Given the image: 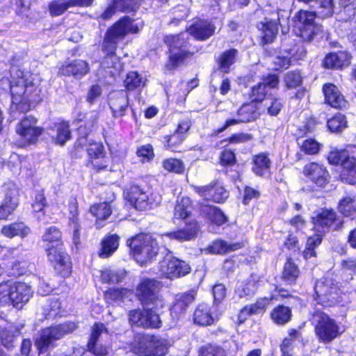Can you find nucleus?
Masks as SVG:
<instances>
[{
  "instance_id": "nucleus-1",
  "label": "nucleus",
  "mask_w": 356,
  "mask_h": 356,
  "mask_svg": "<svg viewBox=\"0 0 356 356\" xmlns=\"http://www.w3.org/2000/svg\"><path fill=\"white\" fill-rule=\"evenodd\" d=\"M162 284L154 279L143 278L136 289V294L144 307L143 310H133L129 313V321L139 327L157 328L161 321L157 312L164 307L159 295Z\"/></svg>"
},
{
  "instance_id": "nucleus-2",
  "label": "nucleus",
  "mask_w": 356,
  "mask_h": 356,
  "mask_svg": "<svg viewBox=\"0 0 356 356\" xmlns=\"http://www.w3.org/2000/svg\"><path fill=\"white\" fill-rule=\"evenodd\" d=\"M1 85L10 88L12 111L27 112L41 101L40 90L33 83L31 76L22 75L10 83L3 79L0 81Z\"/></svg>"
},
{
  "instance_id": "nucleus-3",
  "label": "nucleus",
  "mask_w": 356,
  "mask_h": 356,
  "mask_svg": "<svg viewBox=\"0 0 356 356\" xmlns=\"http://www.w3.org/2000/svg\"><path fill=\"white\" fill-rule=\"evenodd\" d=\"M142 27V24L134 23L129 17H124L108 30L103 42V49L106 53L102 63L103 67H112L116 71L122 69V65L115 54L118 42L123 39L127 34L137 33Z\"/></svg>"
},
{
  "instance_id": "nucleus-4",
  "label": "nucleus",
  "mask_w": 356,
  "mask_h": 356,
  "mask_svg": "<svg viewBox=\"0 0 356 356\" xmlns=\"http://www.w3.org/2000/svg\"><path fill=\"white\" fill-rule=\"evenodd\" d=\"M316 14L313 12L300 10L295 16L293 31L305 40H311L315 35L321 32V27L316 24L314 19L331 17L334 13L333 0H318Z\"/></svg>"
},
{
  "instance_id": "nucleus-5",
  "label": "nucleus",
  "mask_w": 356,
  "mask_h": 356,
  "mask_svg": "<svg viewBox=\"0 0 356 356\" xmlns=\"http://www.w3.org/2000/svg\"><path fill=\"white\" fill-rule=\"evenodd\" d=\"M131 253L140 265H147L156 256L159 251L157 242L147 234H140L127 240Z\"/></svg>"
},
{
  "instance_id": "nucleus-6",
  "label": "nucleus",
  "mask_w": 356,
  "mask_h": 356,
  "mask_svg": "<svg viewBox=\"0 0 356 356\" xmlns=\"http://www.w3.org/2000/svg\"><path fill=\"white\" fill-rule=\"evenodd\" d=\"M33 295L29 285L24 282L8 281L0 284V303L22 308Z\"/></svg>"
},
{
  "instance_id": "nucleus-7",
  "label": "nucleus",
  "mask_w": 356,
  "mask_h": 356,
  "mask_svg": "<svg viewBox=\"0 0 356 356\" xmlns=\"http://www.w3.org/2000/svg\"><path fill=\"white\" fill-rule=\"evenodd\" d=\"M170 346L169 341L165 338L138 334L135 336L131 349L136 354L145 356H164Z\"/></svg>"
},
{
  "instance_id": "nucleus-8",
  "label": "nucleus",
  "mask_w": 356,
  "mask_h": 356,
  "mask_svg": "<svg viewBox=\"0 0 356 356\" xmlns=\"http://www.w3.org/2000/svg\"><path fill=\"white\" fill-rule=\"evenodd\" d=\"M313 321L316 336L321 343H330L345 330L341 323L324 312H316Z\"/></svg>"
},
{
  "instance_id": "nucleus-9",
  "label": "nucleus",
  "mask_w": 356,
  "mask_h": 356,
  "mask_svg": "<svg viewBox=\"0 0 356 356\" xmlns=\"http://www.w3.org/2000/svg\"><path fill=\"white\" fill-rule=\"evenodd\" d=\"M76 327L74 323L67 322L42 330L35 341L38 349L40 352L46 351L54 345L55 341L73 332Z\"/></svg>"
},
{
  "instance_id": "nucleus-10",
  "label": "nucleus",
  "mask_w": 356,
  "mask_h": 356,
  "mask_svg": "<svg viewBox=\"0 0 356 356\" xmlns=\"http://www.w3.org/2000/svg\"><path fill=\"white\" fill-rule=\"evenodd\" d=\"M315 300L324 307H331L339 302V292L331 278L324 277L318 280L315 287Z\"/></svg>"
},
{
  "instance_id": "nucleus-11",
  "label": "nucleus",
  "mask_w": 356,
  "mask_h": 356,
  "mask_svg": "<svg viewBox=\"0 0 356 356\" xmlns=\"http://www.w3.org/2000/svg\"><path fill=\"white\" fill-rule=\"evenodd\" d=\"M187 35L188 33H185L166 36L165 41L169 47L170 51L169 61L166 65L168 70L176 67L189 54V51L185 49L187 44Z\"/></svg>"
},
{
  "instance_id": "nucleus-12",
  "label": "nucleus",
  "mask_w": 356,
  "mask_h": 356,
  "mask_svg": "<svg viewBox=\"0 0 356 356\" xmlns=\"http://www.w3.org/2000/svg\"><path fill=\"white\" fill-rule=\"evenodd\" d=\"M159 271L163 277L172 280L189 273L191 267L184 261L167 254L159 264Z\"/></svg>"
},
{
  "instance_id": "nucleus-13",
  "label": "nucleus",
  "mask_w": 356,
  "mask_h": 356,
  "mask_svg": "<svg viewBox=\"0 0 356 356\" xmlns=\"http://www.w3.org/2000/svg\"><path fill=\"white\" fill-rule=\"evenodd\" d=\"M46 251L48 259L56 272L63 277L70 276L72 273V262L63 248L52 246L47 248Z\"/></svg>"
},
{
  "instance_id": "nucleus-14",
  "label": "nucleus",
  "mask_w": 356,
  "mask_h": 356,
  "mask_svg": "<svg viewBox=\"0 0 356 356\" xmlns=\"http://www.w3.org/2000/svg\"><path fill=\"white\" fill-rule=\"evenodd\" d=\"M130 203L138 210L144 211L157 206L161 201L159 194H151L149 197L145 191L137 186L131 187L127 195Z\"/></svg>"
},
{
  "instance_id": "nucleus-15",
  "label": "nucleus",
  "mask_w": 356,
  "mask_h": 356,
  "mask_svg": "<svg viewBox=\"0 0 356 356\" xmlns=\"http://www.w3.org/2000/svg\"><path fill=\"white\" fill-rule=\"evenodd\" d=\"M43 129L37 126V119L28 116L17 124L16 131L24 145L35 143L42 134Z\"/></svg>"
},
{
  "instance_id": "nucleus-16",
  "label": "nucleus",
  "mask_w": 356,
  "mask_h": 356,
  "mask_svg": "<svg viewBox=\"0 0 356 356\" xmlns=\"http://www.w3.org/2000/svg\"><path fill=\"white\" fill-rule=\"evenodd\" d=\"M313 222L315 228L323 232L339 229L343 225V220L330 209L321 210L313 218Z\"/></svg>"
},
{
  "instance_id": "nucleus-17",
  "label": "nucleus",
  "mask_w": 356,
  "mask_h": 356,
  "mask_svg": "<svg viewBox=\"0 0 356 356\" xmlns=\"http://www.w3.org/2000/svg\"><path fill=\"white\" fill-rule=\"evenodd\" d=\"M88 165L96 172L104 170L108 165L109 159L106 156L104 145L100 143H90L87 149Z\"/></svg>"
},
{
  "instance_id": "nucleus-18",
  "label": "nucleus",
  "mask_w": 356,
  "mask_h": 356,
  "mask_svg": "<svg viewBox=\"0 0 356 356\" xmlns=\"http://www.w3.org/2000/svg\"><path fill=\"white\" fill-rule=\"evenodd\" d=\"M303 174L319 186L326 185L329 181L330 176L325 167L318 163L311 162L305 165Z\"/></svg>"
},
{
  "instance_id": "nucleus-19",
  "label": "nucleus",
  "mask_w": 356,
  "mask_h": 356,
  "mask_svg": "<svg viewBox=\"0 0 356 356\" xmlns=\"http://www.w3.org/2000/svg\"><path fill=\"white\" fill-rule=\"evenodd\" d=\"M195 191L207 200L223 202L229 196V193L219 183L204 186H195Z\"/></svg>"
},
{
  "instance_id": "nucleus-20",
  "label": "nucleus",
  "mask_w": 356,
  "mask_h": 356,
  "mask_svg": "<svg viewBox=\"0 0 356 356\" xmlns=\"http://www.w3.org/2000/svg\"><path fill=\"white\" fill-rule=\"evenodd\" d=\"M278 84L279 78L276 74H269L264 77L262 82L252 87L250 94L252 101L259 102L264 100L268 92V90L277 88Z\"/></svg>"
},
{
  "instance_id": "nucleus-21",
  "label": "nucleus",
  "mask_w": 356,
  "mask_h": 356,
  "mask_svg": "<svg viewBox=\"0 0 356 356\" xmlns=\"http://www.w3.org/2000/svg\"><path fill=\"white\" fill-rule=\"evenodd\" d=\"M129 105L127 92L123 90L111 93L109 106L115 118L123 116Z\"/></svg>"
},
{
  "instance_id": "nucleus-22",
  "label": "nucleus",
  "mask_w": 356,
  "mask_h": 356,
  "mask_svg": "<svg viewBox=\"0 0 356 356\" xmlns=\"http://www.w3.org/2000/svg\"><path fill=\"white\" fill-rule=\"evenodd\" d=\"M215 29V26L211 22L196 19L188 29V33L196 40H204L214 33Z\"/></svg>"
},
{
  "instance_id": "nucleus-23",
  "label": "nucleus",
  "mask_w": 356,
  "mask_h": 356,
  "mask_svg": "<svg viewBox=\"0 0 356 356\" xmlns=\"http://www.w3.org/2000/svg\"><path fill=\"white\" fill-rule=\"evenodd\" d=\"M325 102L332 107L341 108L346 107V101L338 88L332 83H326L323 87Z\"/></svg>"
},
{
  "instance_id": "nucleus-24",
  "label": "nucleus",
  "mask_w": 356,
  "mask_h": 356,
  "mask_svg": "<svg viewBox=\"0 0 356 356\" xmlns=\"http://www.w3.org/2000/svg\"><path fill=\"white\" fill-rule=\"evenodd\" d=\"M106 332L107 330L102 323H96L92 327V334L88 343V347L89 351L92 353L95 356H106L108 353L107 347L102 345H97L96 343L99 336L102 333Z\"/></svg>"
},
{
  "instance_id": "nucleus-25",
  "label": "nucleus",
  "mask_w": 356,
  "mask_h": 356,
  "mask_svg": "<svg viewBox=\"0 0 356 356\" xmlns=\"http://www.w3.org/2000/svg\"><path fill=\"white\" fill-rule=\"evenodd\" d=\"M89 71L88 64L83 60H75L71 63H65L60 68L59 73L64 76H73L81 78Z\"/></svg>"
},
{
  "instance_id": "nucleus-26",
  "label": "nucleus",
  "mask_w": 356,
  "mask_h": 356,
  "mask_svg": "<svg viewBox=\"0 0 356 356\" xmlns=\"http://www.w3.org/2000/svg\"><path fill=\"white\" fill-rule=\"evenodd\" d=\"M186 227L175 232H168L163 235V237L169 239H175L179 241H189L194 238L198 232L196 221L191 220L185 222Z\"/></svg>"
},
{
  "instance_id": "nucleus-27",
  "label": "nucleus",
  "mask_w": 356,
  "mask_h": 356,
  "mask_svg": "<svg viewBox=\"0 0 356 356\" xmlns=\"http://www.w3.org/2000/svg\"><path fill=\"white\" fill-rule=\"evenodd\" d=\"M140 2V0H113L102 13L101 17L104 19H107L111 17L118 10H134L139 5Z\"/></svg>"
},
{
  "instance_id": "nucleus-28",
  "label": "nucleus",
  "mask_w": 356,
  "mask_h": 356,
  "mask_svg": "<svg viewBox=\"0 0 356 356\" xmlns=\"http://www.w3.org/2000/svg\"><path fill=\"white\" fill-rule=\"evenodd\" d=\"M218 319V316L213 314V308L209 305L200 304L194 313V322L200 325H209Z\"/></svg>"
},
{
  "instance_id": "nucleus-29",
  "label": "nucleus",
  "mask_w": 356,
  "mask_h": 356,
  "mask_svg": "<svg viewBox=\"0 0 356 356\" xmlns=\"http://www.w3.org/2000/svg\"><path fill=\"white\" fill-rule=\"evenodd\" d=\"M69 221L70 227L73 231V241L74 243L77 244L79 243L80 239V223L78 210V203L75 198L72 197L69 202Z\"/></svg>"
},
{
  "instance_id": "nucleus-30",
  "label": "nucleus",
  "mask_w": 356,
  "mask_h": 356,
  "mask_svg": "<svg viewBox=\"0 0 356 356\" xmlns=\"http://www.w3.org/2000/svg\"><path fill=\"white\" fill-rule=\"evenodd\" d=\"M350 56L346 51L330 54L324 59V66L327 68L338 69L348 65Z\"/></svg>"
},
{
  "instance_id": "nucleus-31",
  "label": "nucleus",
  "mask_w": 356,
  "mask_h": 356,
  "mask_svg": "<svg viewBox=\"0 0 356 356\" xmlns=\"http://www.w3.org/2000/svg\"><path fill=\"white\" fill-rule=\"evenodd\" d=\"M244 246L243 243H227L223 240H216L213 241L207 248L210 253L213 254H226L232 251L241 249Z\"/></svg>"
},
{
  "instance_id": "nucleus-32",
  "label": "nucleus",
  "mask_w": 356,
  "mask_h": 356,
  "mask_svg": "<svg viewBox=\"0 0 356 356\" xmlns=\"http://www.w3.org/2000/svg\"><path fill=\"white\" fill-rule=\"evenodd\" d=\"M90 211L97 219L96 226L97 228H101L104 226L102 222L106 220L112 213L111 207L107 202L93 204L91 206Z\"/></svg>"
},
{
  "instance_id": "nucleus-33",
  "label": "nucleus",
  "mask_w": 356,
  "mask_h": 356,
  "mask_svg": "<svg viewBox=\"0 0 356 356\" xmlns=\"http://www.w3.org/2000/svg\"><path fill=\"white\" fill-rule=\"evenodd\" d=\"M192 209L191 201L189 197L179 198L175 207V218L184 220L185 222H188L187 220L192 213Z\"/></svg>"
},
{
  "instance_id": "nucleus-34",
  "label": "nucleus",
  "mask_w": 356,
  "mask_h": 356,
  "mask_svg": "<svg viewBox=\"0 0 356 356\" xmlns=\"http://www.w3.org/2000/svg\"><path fill=\"white\" fill-rule=\"evenodd\" d=\"M257 27L261 31V38L265 43L272 42L278 31V26L275 20L266 19L265 22L258 24Z\"/></svg>"
},
{
  "instance_id": "nucleus-35",
  "label": "nucleus",
  "mask_w": 356,
  "mask_h": 356,
  "mask_svg": "<svg viewBox=\"0 0 356 356\" xmlns=\"http://www.w3.org/2000/svg\"><path fill=\"white\" fill-rule=\"evenodd\" d=\"M1 234L8 238L15 236L26 237L30 233V229L24 222H15L3 226L1 231Z\"/></svg>"
},
{
  "instance_id": "nucleus-36",
  "label": "nucleus",
  "mask_w": 356,
  "mask_h": 356,
  "mask_svg": "<svg viewBox=\"0 0 356 356\" xmlns=\"http://www.w3.org/2000/svg\"><path fill=\"white\" fill-rule=\"evenodd\" d=\"M341 179L343 181L350 184H356V159L351 157L343 163Z\"/></svg>"
},
{
  "instance_id": "nucleus-37",
  "label": "nucleus",
  "mask_w": 356,
  "mask_h": 356,
  "mask_svg": "<svg viewBox=\"0 0 356 356\" xmlns=\"http://www.w3.org/2000/svg\"><path fill=\"white\" fill-rule=\"evenodd\" d=\"M195 290H191L181 295L170 309L172 316H178L179 314L182 313L188 305L195 300Z\"/></svg>"
},
{
  "instance_id": "nucleus-38",
  "label": "nucleus",
  "mask_w": 356,
  "mask_h": 356,
  "mask_svg": "<svg viewBox=\"0 0 356 356\" xmlns=\"http://www.w3.org/2000/svg\"><path fill=\"white\" fill-rule=\"evenodd\" d=\"M54 130L56 133L52 135V139L57 145H63L71 138V131L68 122H61L56 124Z\"/></svg>"
},
{
  "instance_id": "nucleus-39",
  "label": "nucleus",
  "mask_w": 356,
  "mask_h": 356,
  "mask_svg": "<svg viewBox=\"0 0 356 356\" xmlns=\"http://www.w3.org/2000/svg\"><path fill=\"white\" fill-rule=\"evenodd\" d=\"M270 167V160L264 153L259 154L254 156L252 171L258 176H265Z\"/></svg>"
},
{
  "instance_id": "nucleus-40",
  "label": "nucleus",
  "mask_w": 356,
  "mask_h": 356,
  "mask_svg": "<svg viewBox=\"0 0 356 356\" xmlns=\"http://www.w3.org/2000/svg\"><path fill=\"white\" fill-rule=\"evenodd\" d=\"M291 310L289 307L278 305L270 312L272 321L277 325H283L291 318Z\"/></svg>"
},
{
  "instance_id": "nucleus-41",
  "label": "nucleus",
  "mask_w": 356,
  "mask_h": 356,
  "mask_svg": "<svg viewBox=\"0 0 356 356\" xmlns=\"http://www.w3.org/2000/svg\"><path fill=\"white\" fill-rule=\"evenodd\" d=\"M201 212L214 225H221L227 222L226 216L216 207L205 206L202 209Z\"/></svg>"
},
{
  "instance_id": "nucleus-42",
  "label": "nucleus",
  "mask_w": 356,
  "mask_h": 356,
  "mask_svg": "<svg viewBox=\"0 0 356 356\" xmlns=\"http://www.w3.org/2000/svg\"><path fill=\"white\" fill-rule=\"evenodd\" d=\"M147 79L137 72H129L124 81V86L127 90L143 88L146 84Z\"/></svg>"
},
{
  "instance_id": "nucleus-43",
  "label": "nucleus",
  "mask_w": 356,
  "mask_h": 356,
  "mask_svg": "<svg viewBox=\"0 0 356 356\" xmlns=\"http://www.w3.org/2000/svg\"><path fill=\"white\" fill-rule=\"evenodd\" d=\"M119 237L116 234H110L105 237L102 243V250L99 256L106 258L111 255L118 248Z\"/></svg>"
},
{
  "instance_id": "nucleus-44",
  "label": "nucleus",
  "mask_w": 356,
  "mask_h": 356,
  "mask_svg": "<svg viewBox=\"0 0 356 356\" xmlns=\"http://www.w3.org/2000/svg\"><path fill=\"white\" fill-rule=\"evenodd\" d=\"M18 189L13 182L6 183L0 188V198L3 201L18 204Z\"/></svg>"
},
{
  "instance_id": "nucleus-45",
  "label": "nucleus",
  "mask_w": 356,
  "mask_h": 356,
  "mask_svg": "<svg viewBox=\"0 0 356 356\" xmlns=\"http://www.w3.org/2000/svg\"><path fill=\"white\" fill-rule=\"evenodd\" d=\"M257 289V281L251 277L245 282L237 284L235 293L241 298L253 295Z\"/></svg>"
},
{
  "instance_id": "nucleus-46",
  "label": "nucleus",
  "mask_w": 356,
  "mask_h": 356,
  "mask_svg": "<svg viewBox=\"0 0 356 356\" xmlns=\"http://www.w3.org/2000/svg\"><path fill=\"white\" fill-rule=\"evenodd\" d=\"M257 108L254 103L243 104L238 111V116L242 122H248L257 119L259 116Z\"/></svg>"
},
{
  "instance_id": "nucleus-47",
  "label": "nucleus",
  "mask_w": 356,
  "mask_h": 356,
  "mask_svg": "<svg viewBox=\"0 0 356 356\" xmlns=\"http://www.w3.org/2000/svg\"><path fill=\"white\" fill-rule=\"evenodd\" d=\"M339 211L347 217H356V200L351 197H346L339 202Z\"/></svg>"
},
{
  "instance_id": "nucleus-48",
  "label": "nucleus",
  "mask_w": 356,
  "mask_h": 356,
  "mask_svg": "<svg viewBox=\"0 0 356 356\" xmlns=\"http://www.w3.org/2000/svg\"><path fill=\"white\" fill-rule=\"evenodd\" d=\"M298 144L300 150L307 155H316L321 148V144L313 138L299 140Z\"/></svg>"
},
{
  "instance_id": "nucleus-49",
  "label": "nucleus",
  "mask_w": 356,
  "mask_h": 356,
  "mask_svg": "<svg viewBox=\"0 0 356 356\" xmlns=\"http://www.w3.org/2000/svg\"><path fill=\"white\" fill-rule=\"evenodd\" d=\"M42 239L43 241L48 243L47 248L52 246L63 247L60 241L61 233L56 227H49L42 236Z\"/></svg>"
},
{
  "instance_id": "nucleus-50",
  "label": "nucleus",
  "mask_w": 356,
  "mask_h": 356,
  "mask_svg": "<svg viewBox=\"0 0 356 356\" xmlns=\"http://www.w3.org/2000/svg\"><path fill=\"white\" fill-rule=\"evenodd\" d=\"M237 54L236 49H230L225 51L218 58L220 70L223 72H228L229 67L235 62Z\"/></svg>"
},
{
  "instance_id": "nucleus-51",
  "label": "nucleus",
  "mask_w": 356,
  "mask_h": 356,
  "mask_svg": "<svg viewBox=\"0 0 356 356\" xmlns=\"http://www.w3.org/2000/svg\"><path fill=\"white\" fill-rule=\"evenodd\" d=\"M300 271L298 266L291 260H288L284 264V270L282 272V279L288 284L295 282L299 276Z\"/></svg>"
},
{
  "instance_id": "nucleus-52",
  "label": "nucleus",
  "mask_w": 356,
  "mask_h": 356,
  "mask_svg": "<svg viewBox=\"0 0 356 356\" xmlns=\"http://www.w3.org/2000/svg\"><path fill=\"white\" fill-rule=\"evenodd\" d=\"M125 276L123 270H115L111 268H105L101 271V280L104 282L118 283Z\"/></svg>"
},
{
  "instance_id": "nucleus-53",
  "label": "nucleus",
  "mask_w": 356,
  "mask_h": 356,
  "mask_svg": "<svg viewBox=\"0 0 356 356\" xmlns=\"http://www.w3.org/2000/svg\"><path fill=\"white\" fill-rule=\"evenodd\" d=\"M347 126V121L343 114L338 113L327 120V127L332 132H340Z\"/></svg>"
},
{
  "instance_id": "nucleus-54",
  "label": "nucleus",
  "mask_w": 356,
  "mask_h": 356,
  "mask_svg": "<svg viewBox=\"0 0 356 356\" xmlns=\"http://www.w3.org/2000/svg\"><path fill=\"white\" fill-rule=\"evenodd\" d=\"M321 240L322 238L320 234H315L314 236L308 238L306 249L303 252L304 257L306 259L316 257L314 248L321 244Z\"/></svg>"
},
{
  "instance_id": "nucleus-55",
  "label": "nucleus",
  "mask_w": 356,
  "mask_h": 356,
  "mask_svg": "<svg viewBox=\"0 0 356 356\" xmlns=\"http://www.w3.org/2000/svg\"><path fill=\"white\" fill-rule=\"evenodd\" d=\"M350 159L348 156V153L346 149H333L332 150L328 156L327 160L330 163L334 165H341L347 159Z\"/></svg>"
},
{
  "instance_id": "nucleus-56",
  "label": "nucleus",
  "mask_w": 356,
  "mask_h": 356,
  "mask_svg": "<svg viewBox=\"0 0 356 356\" xmlns=\"http://www.w3.org/2000/svg\"><path fill=\"white\" fill-rule=\"evenodd\" d=\"M163 167L169 172L178 174L183 173L185 170L184 165L181 160L172 158L164 160Z\"/></svg>"
},
{
  "instance_id": "nucleus-57",
  "label": "nucleus",
  "mask_w": 356,
  "mask_h": 356,
  "mask_svg": "<svg viewBox=\"0 0 356 356\" xmlns=\"http://www.w3.org/2000/svg\"><path fill=\"white\" fill-rule=\"evenodd\" d=\"M264 106L266 108L268 114L277 115L281 111L282 104L277 98L267 97L264 99Z\"/></svg>"
},
{
  "instance_id": "nucleus-58",
  "label": "nucleus",
  "mask_w": 356,
  "mask_h": 356,
  "mask_svg": "<svg viewBox=\"0 0 356 356\" xmlns=\"http://www.w3.org/2000/svg\"><path fill=\"white\" fill-rule=\"evenodd\" d=\"M271 300L272 298H263L259 299L255 303L248 305V306L253 315H259L265 312L266 308L271 303Z\"/></svg>"
},
{
  "instance_id": "nucleus-59",
  "label": "nucleus",
  "mask_w": 356,
  "mask_h": 356,
  "mask_svg": "<svg viewBox=\"0 0 356 356\" xmlns=\"http://www.w3.org/2000/svg\"><path fill=\"white\" fill-rule=\"evenodd\" d=\"M72 6L71 0H58L51 3L49 10L51 15L58 16Z\"/></svg>"
},
{
  "instance_id": "nucleus-60",
  "label": "nucleus",
  "mask_w": 356,
  "mask_h": 356,
  "mask_svg": "<svg viewBox=\"0 0 356 356\" xmlns=\"http://www.w3.org/2000/svg\"><path fill=\"white\" fill-rule=\"evenodd\" d=\"M97 116L95 114H90L86 117L83 124H81L78 128V132L80 136L85 138L90 132L96 122Z\"/></svg>"
},
{
  "instance_id": "nucleus-61",
  "label": "nucleus",
  "mask_w": 356,
  "mask_h": 356,
  "mask_svg": "<svg viewBox=\"0 0 356 356\" xmlns=\"http://www.w3.org/2000/svg\"><path fill=\"white\" fill-rule=\"evenodd\" d=\"M137 155L140 158L142 162H147L152 160L154 156L152 146L149 144L142 145L138 149Z\"/></svg>"
},
{
  "instance_id": "nucleus-62",
  "label": "nucleus",
  "mask_w": 356,
  "mask_h": 356,
  "mask_svg": "<svg viewBox=\"0 0 356 356\" xmlns=\"http://www.w3.org/2000/svg\"><path fill=\"white\" fill-rule=\"evenodd\" d=\"M165 138L168 147L172 151H177L178 146L182 143L185 137L184 135L175 131L173 134L167 136Z\"/></svg>"
},
{
  "instance_id": "nucleus-63",
  "label": "nucleus",
  "mask_w": 356,
  "mask_h": 356,
  "mask_svg": "<svg viewBox=\"0 0 356 356\" xmlns=\"http://www.w3.org/2000/svg\"><path fill=\"white\" fill-rule=\"evenodd\" d=\"M47 205L46 199L42 191L35 193L32 203V208L35 212H41Z\"/></svg>"
},
{
  "instance_id": "nucleus-64",
  "label": "nucleus",
  "mask_w": 356,
  "mask_h": 356,
  "mask_svg": "<svg viewBox=\"0 0 356 356\" xmlns=\"http://www.w3.org/2000/svg\"><path fill=\"white\" fill-rule=\"evenodd\" d=\"M302 81V78L299 72H289L284 78L286 87L293 88L298 86Z\"/></svg>"
}]
</instances>
